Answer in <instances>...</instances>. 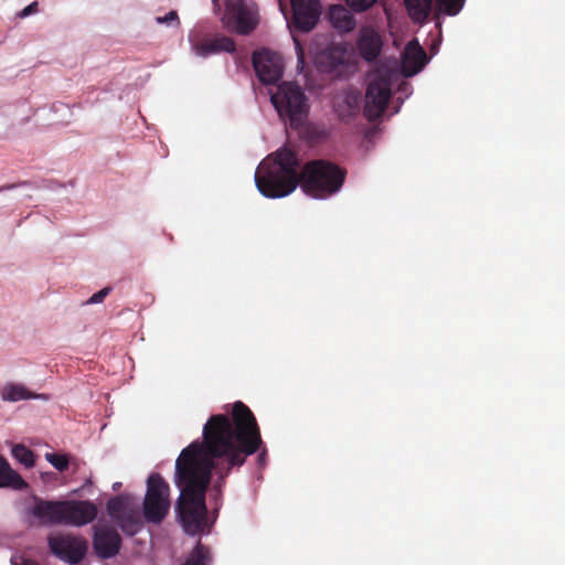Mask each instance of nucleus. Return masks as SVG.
Masks as SVG:
<instances>
[{
	"instance_id": "obj_11",
	"label": "nucleus",
	"mask_w": 565,
	"mask_h": 565,
	"mask_svg": "<svg viewBox=\"0 0 565 565\" xmlns=\"http://www.w3.org/2000/svg\"><path fill=\"white\" fill-rule=\"evenodd\" d=\"M121 539L118 532L109 525H97L93 539L96 554L104 558H111L119 552Z\"/></svg>"
},
{
	"instance_id": "obj_13",
	"label": "nucleus",
	"mask_w": 565,
	"mask_h": 565,
	"mask_svg": "<svg viewBox=\"0 0 565 565\" xmlns=\"http://www.w3.org/2000/svg\"><path fill=\"white\" fill-rule=\"evenodd\" d=\"M428 63V56L417 39L409 41L402 55V73L409 77L419 73Z\"/></svg>"
},
{
	"instance_id": "obj_30",
	"label": "nucleus",
	"mask_w": 565,
	"mask_h": 565,
	"mask_svg": "<svg viewBox=\"0 0 565 565\" xmlns=\"http://www.w3.org/2000/svg\"><path fill=\"white\" fill-rule=\"evenodd\" d=\"M11 563L12 565H35L33 561L24 558L23 556H13Z\"/></svg>"
},
{
	"instance_id": "obj_8",
	"label": "nucleus",
	"mask_w": 565,
	"mask_h": 565,
	"mask_svg": "<svg viewBox=\"0 0 565 565\" xmlns=\"http://www.w3.org/2000/svg\"><path fill=\"white\" fill-rule=\"evenodd\" d=\"M49 545L55 556L70 564L81 562L87 551L86 541L68 534L50 536Z\"/></svg>"
},
{
	"instance_id": "obj_29",
	"label": "nucleus",
	"mask_w": 565,
	"mask_h": 565,
	"mask_svg": "<svg viewBox=\"0 0 565 565\" xmlns=\"http://www.w3.org/2000/svg\"><path fill=\"white\" fill-rule=\"evenodd\" d=\"M36 11H38V2L33 1L30 4H28L23 10H21L18 13V17L21 19H24V18L35 13Z\"/></svg>"
},
{
	"instance_id": "obj_27",
	"label": "nucleus",
	"mask_w": 565,
	"mask_h": 565,
	"mask_svg": "<svg viewBox=\"0 0 565 565\" xmlns=\"http://www.w3.org/2000/svg\"><path fill=\"white\" fill-rule=\"evenodd\" d=\"M109 287H105L100 289L99 291L95 292L90 298H88L84 305H96L104 301V299L109 295L110 292Z\"/></svg>"
},
{
	"instance_id": "obj_21",
	"label": "nucleus",
	"mask_w": 565,
	"mask_h": 565,
	"mask_svg": "<svg viewBox=\"0 0 565 565\" xmlns=\"http://www.w3.org/2000/svg\"><path fill=\"white\" fill-rule=\"evenodd\" d=\"M466 0H435V13L437 15H457L463 8Z\"/></svg>"
},
{
	"instance_id": "obj_24",
	"label": "nucleus",
	"mask_w": 565,
	"mask_h": 565,
	"mask_svg": "<svg viewBox=\"0 0 565 565\" xmlns=\"http://www.w3.org/2000/svg\"><path fill=\"white\" fill-rule=\"evenodd\" d=\"M45 459L58 471H64L68 468V458L66 455L46 452Z\"/></svg>"
},
{
	"instance_id": "obj_7",
	"label": "nucleus",
	"mask_w": 565,
	"mask_h": 565,
	"mask_svg": "<svg viewBox=\"0 0 565 565\" xmlns=\"http://www.w3.org/2000/svg\"><path fill=\"white\" fill-rule=\"evenodd\" d=\"M222 20L227 29L238 34H248L257 25V12L254 4L244 0H226Z\"/></svg>"
},
{
	"instance_id": "obj_18",
	"label": "nucleus",
	"mask_w": 565,
	"mask_h": 565,
	"mask_svg": "<svg viewBox=\"0 0 565 565\" xmlns=\"http://www.w3.org/2000/svg\"><path fill=\"white\" fill-rule=\"evenodd\" d=\"M329 17L333 28L341 32H350L355 26L353 15L343 6H332Z\"/></svg>"
},
{
	"instance_id": "obj_12",
	"label": "nucleus",
	"mask_w": 565,
	"mask_h": 565,
	"mask_svg": "<svg viewBox=\"0 0 565 565\" xmlns=\"http://www.w3.org/2000/svg\"><path fill=\"white\" fill-rule=\"evenodd\" d=\"M97 508L89 501H64L63 523L73 526L86 525L95 520Z\"/></svg>"
},
{
	"instance_id": "obj_2",
	"label": "nucleus",
	"mask_w": 565,
	"mask_h": 565,
	"mask_svg": "<svg viewBox=\"0 0 565 565\" xmlns=\"http://www.w3.org/2000/svg\"><path fill=\"white\" fill-rule=\"evenodd\" d=\"M300 162L296 152L282 148L260 162L255 173L257 190L269 199L285 198L298 184L313 199H326L337 193L345 173L335 164L317 160L307 163L299 171Z\"/></svg>"
},
{
	"instance_id": "obj_20",
	"label": "nucleus",
	"mask_w": 565,
	"mask_h": 565,
	"mask_svg": "<svg viewBox=\"0 0 565 565\" xmlns=\"http://www.w3.org/2000/svg\"><path fill=\"white\" fill-rule=\"evenodd\" d=\"M1 398L6 402H19L32 398L46 399V396L43 394H34L22 384H8L1 392Z\"/></svg>"
},
{
	"instance_id": "obj_22",
	"label": "nucleus",
	"mask_w": 565,
	"mask_h": 565,
	"mask_svg": "<svg viewBox=\"0 0 565 565\" xmlns=\"http://www.w3.org/2000/svg\"><path fill=\"white\" fill-rule=\"evenodd\" d=\"M212 561L210 550L198 543L183 565H209Z\"/></svg>"
},
{
	"instance_id": "obj_25",
	"label": "nucleus",
	"mask_w": 565,
	"mask_h": 565,
	"mask_svg": "<svg viewBox=\"0 0 565 565\" xmlns=\"http://www.w3.org/2000/svg\"><path fill=\"white\" fill-rule=\"evenodd\" d=\"M347 4L355 12H362L371 8L376 0H345Z\"/></svg>"
},
{
	"instance_id": "obj_1",
	"label": "nucleus",
	"mask_w": 565,
	"mask_h": 565,
	"mask_svg": "<svg viewBox=\"0 0 565 565\" xmlns=\"http://www.w3.org/2000/svg\"><path fill=\"white\" fill-rule=\"evenodd\" d=\"M202 437L203 441L191 443L175 460L174 482L181 489L177 513L189 535L207 527L205 491L212 472L217 477L215 488L221 489L230 472L263 444L256 418L242 402L234 403L231 417L211 416Z\"/></svg>"
},
{
	"instance_id": "obj_31",
	"label": "nucleus",
	"mask_w": 565,
	"mask_h": 565,
	"mask_svg": "<svg viewBox=\"0 0 565 565\" xmlns=\"http://www.w3.org/2000/svg\"><path fill=\"white\" fill-rule=\"evenodd\" d=\"M266 452L263 451L258 455V462L263 465L265 462Z\"/></svg>"
},
{
	"instance_id": "obj_9",
	"label": "nucleus",
	"mask_w": 565,
	"mask_h": 565,
	"mask_svg": "<svg viewBox=\"0 0 565 565\" xmlns=\"http://www.w3.org/2000/svg\"><path fill=\"white\" fill-rule=\"evenodd\" d=\"M253 66L258 79L265 85H274L282 77L284 65L281 56L268 50L253 54Z\"/></svg>"
},
{
	"instance_id": "obj_3",
	"label": "nucleus",
	"mask_w": 565,
	"mask_h": 565,
	"mask_svg": "<svg viewBox=\"0 0 565 565\" xmlns=\"http://www.w3.org/2000/svg\"><path fill=\"white\" fill-rule=\"evenodd\" d=\"M270 102L280 119L291 128H298L308 116L309 103L301 86L292 82H282L276 89L268 88Z\"/></svg>"
},
{
	"instance_id": "obj_10",
	"label": "nucleus",
	"mask_w": 565,
	"mask_h": 565,
	"mask_svg": "<svg viewBox=\"0 0 565 565\" xmlns=\"http://www.w3.org/2000/svg\"><path fill=\"white\" fill-rule=\"evenodd\" d=\"M292 8V22L296 29L302 32L311 31L320 17L318 0H290Z\"/></svg>"
},
{
	"instance_id": "obj_32",
	"label": "nucleus",
	"mask_w": 565,
	"mask_h": 565,
	"mask_svg": "<svg viewBox=\"0 0 565 565\" xmlns=\"http://www.w3.org/2000/svg\"><path fill=\"white\" fill-rule=\"evenodd\" d=\"M120 487H121V482H115V483L113 484V490H114V491H117V490H119V489H120Z\"/></svg>"
},
{
	"instance_id": "obj_33",
	"label": "nucleus",
	"mask_w": 565,
	"mask_h": 565,
	"mask_svg": "<svg viewBox=\"0 0 565 565\" xmlns=\"http://www.w3.org/2000/svg\"><path fill=\"white\" fill-rule=\"evenodd\" d=\"M347 104H348V106H349L350 108L352 107V106H351V104H350L349 98H347Z\"/></svg>"
},
{
	"instance_id": "obj_6",
	"label": "nucleus",
	"mask_w": 565,
	"mask_h": 565,
	"mask_svg": "<svg viewBox=\"0 0 565 565\" xmlns=\"http://www.w3.org/2000/svg\"><path fill=\"white\" fill-rule=\"evenodd\" d=\"M391 93V82L387 72L376 71L369 75L364 105V114L369 120H375L383 114Z\"/></svg>"
},
{
	"instance_id": "obj_15",
	"label": "nucleus",
	"mask_w": 565,
	"mask_h": 565,
	"mask_svg": "<svg viewBox=\"0 0 565 565\" xmlns=\"http://www.w3.org/2000/svg\"><path fill=\"white\" fill-rule=\"evenodd\" d=\"M382 39L373 28L365 26L360 30L358 50L364 60L371 62L377 58L382 51Z\"/></svg>"
},
{
	"instance_id": "obj_5",
	"label": "nucleus",
	"mask_w": 565,
	"mask_h": 565,
	"mask_svg": "<svg viewBox=\"0 0 565 565\" xmlns=\"http://www.w3.org/2000/svg\"><path fill=\"white\" fill-rule=\"evenodd\" d=\"M107 512L127 535H135L142 527L138 502L128 494L111 498Z\"/></svg>"
},
{
	"instance_id": "obj_14",
	"label": "nucleus",
	"mask_w": 565,
	"mask_h": 565,
	"mask_svg": "<svg viewBox=\"0 0 565 565\" xmlns=\"http://www.w3.org/2000/svg\"><path fill=\"white\" fill-rule=\"evenodd\" d=\"M63 504L64 501H46L39 498L34 499L31 513L41 523L44 524H62L63 523Z\"/></svg>"
},
{
	"instance_id": "obj_23",
	"label": "nucleus",
	"mask_w": 565,
	"mask_h": 565,
	"mask_svg": "<svg viewBox=\"0 0 565 565\" xmlns=\"http://www.w3.org/2000/svg\"><path fill=\"white\" fill-rule=\"evenodd\" d=\"M11 455L26 468L34 466V454L24 445H14L11 449Z\"/></svg>"
},
{
	"instance_id": "obj_16",
	"label": "nucleus",
	"mask_w": 565,
	"mask_h": 565,
	"mask_svg": "<svg viewBox=\"0 0 565 565\" xmlns=\"http://www.w3.org/2000/svg\"><path fill=\"white\" fill-rule=\"evenodd\" d=\"M235 42L228 36H216L210 42L199 43L193 46V51L198 56L206 57L211 54L220 52L233 53L235 51Z\"/></svg>"
},
{
	"instance_id": "obj_17",
	"label": "nucleus",
	"mask_w": 565,
	"mask_h": 565,
	"mask_svg": "<svg viewBox=\"0 0 565 565\" xmlns=\"http://www.w3.org/2000/svg\"><path fill=\"white\" fill-rule=\"evenodd\" d=\"M26 487L28 483L11 468L9 462L0 456V488L23 490Z\"/></svg>"
},
{
	"instance_id": "obj_28",
	"label": "nucleus",
	"mask_w": 565,
	"mask_h": 565,
	"mask_svg": "<svg viewBox=\"0 0 565 565\" xmlns=\"http://www.w3.org/2000/svg\"><path fill=\"white\" fill-rule=\"evenodd\" d=\"M292 40L295 43V50H296L297 60H298L297 68L299 71H301L303 68V64H305L303 49L301 47L300 42L296 38H292Z\"/></svg>"
},
{
	"instance_id": "obj_4",
	"label": "nucleus",
	"mask_w": 565,
	"mask_h": 565,
	"mask_svg": "<svg viewBox=\"0 0 565 565\" xmlns=\"http://www.w3.org/2000/svg\"><path fill=\"white\" fill-rule=\"evenodd\" d=\"M170 488L159 473H151L147 480L143 499V516L147 522L159 524L170 509Z\"/></svg>"
},
{
	"instance_id": "obj_19",
	"label": "nucleus",
	"mask_w": 565,
	"mask_h": 565,
	"mask_svg": "<svg viewBox=\"0 0 565 565\" xmlns=\"http://www.w3.org/2000/svg\"><path fill=\"white\" fill-rule=\"evenodd\" d=\"M434 0H404L409 18L416 23H423L429 17Z\"/></svg>"
},
{
	"instance_id": "obj_26",
	"label": "nucleus",
	"mask_w": 565,
	"mask_h": 565,
	"mask_svg": "<svg viewBox=\"0 0 565 565\" xmlns=\"http://www.w3.org/2000/svg\"><path fill=\"white\" fill-rule=\"evenodd\" d=\"M156 21L159 24H166L168 26H171L173 24L179 25V17H178L177 11H174V10H171L163 17H157Z\"/></svg>"
}]
</instances>
